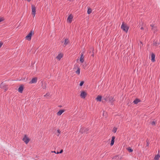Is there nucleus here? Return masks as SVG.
<instances>
[{
	"label": "nucleus",
	"mask_w": 160,
	"mask_h": 160,
	"mask_svg": "<svg viewBox=\"0 0 160 160\" xmlns=\"http://www.w3.org/2000/svg\"><path fill=\"white\" fill-rule=\"evenodd\" d=\"M69 42V40L68 39H66L65 40L64 46L65 47Z\"/></svg>",
	"instance_id": "a211bd4d"
},
{
	"label": "nucleus",
	"mask_w": 160,
	"mask_h": 160,
	"mask_svg": "<svg viewBox=\"0 0 160 160\" xmlns=\"http://www.w3.org/2000/svg\"><path fill=\"white\" fill-rule=\"evenodd\" d=\"M128 150L130 152H132L133 151V149H132L131 148L129 147L127 148Z\"/></svg>",
	"instance_id": "412c9836"
},
{
	"label": "nucleus",
	"mask_w": 160,
	"mask_h": 160,
	"mask_svg": "<svg viewBox=\"0 0 160 160\" xmlns=\"http://www.w3.org/2000/svg\"><path fill=\"white\" fill-rule=\"evenodd\" d=\"M33 34V31L32 30H31L29 34L26 37V39L28 41L30 40H31V37Z\"/></svg>",
	"instance_id": "f257e3e1"
},
{
	"label": "nucleus",
	"mask_w": 160,
	"mask_h": 160,
	"mask_svg": "<svg viewBox=\"0 0 160 160\" xmlns=\"http://www.w3.org/2000/svg\"><path fill=\"white\" fill-rule=\"evenodd\" d=\"M151 26L152 27V29H154L155 28V27L154 26V25L153 24L151 25Z\"/></svg>",
	"instance_id": "bb28decb"
},
{
	"label": "nucleus",
	"mask_w": 160,
	"mask_h": 160,
	"mask_svg": "<svg viewBox=\"0 0 160 160\" xmlns=\"http://www.w3.org/2000/svg\"><path fill=\"white\" fill-rule=\"evenodd\" d=\"M64 111V110H61L58 112L57 115L58 116H60Z\"/></svg>",
	"instance_id": "ddd939ff"
},
{
	"label": "nucleus",
	"mask_w": 160,
	"mask_h": 160,
	"mask_svg": "<svg viewBox=\"0 0 160 160\" xmlns=\"http://www.w3.org/2000/svg\"><path fill=\"white\" fill-rule=\"evenodd\" d=\"M84 53L83 52L81 54L80 58V61L81 63H83L84 61V56H83Z\"/></svg>",
	"instance_id": "9b49d317"
},
{
	"label": "nucleus",
	"mask_w": 160,
	"mask_h": 160,
	"mask_svg": "<svg viewBox=\"0 0 160 160\" xmlns=\"http://www.w3.org/2000/svg\"><path fill=\"white\" fill-rule=\"evenodd\" d=\"M0 88L4 89L5 91H6L8 89L7 85L3 82L1 84Z\"/></svg>",
	"instance_id": "423d86ee"
},
{
	"label": "nucleus",
	"mask_w": 160,
	"mask_h": 160,
	"mask_svg": "<svg viewBox=\"0 0 160 160\" xmlns=\"http://www.w3.org/2000/svg\"><path fill=\"white\" fill-rule=\"evenodd\" d=\"M38 80V78L37 77H34L32 78L31 81H30L29 83L30 84L35 83L37 82Z\"/></svg>",
	"instance_id": "0eeeda50"
},
{
	"label": "nucleus",
	"mask_w": 160,
	"mask_h": 160,
	"mask_svg": "<svg viewBox=\"0 0 160 160\" xmlns=\"http://www.w3.org/2000/svg\"><path fill=\"white\" fill-rule=\"evenodd\" d=\"M159 151H158V155H156L155 158H154V159L155 160H158L159 159V158L160 157V154H159Z\"/></svg>",
	"instance_id": "dca6fc26"
},
{
	"label": "nucleus",
	"mask_w": 160,
	"mask_h": 160,
	"mask_svg": "<svg viewBox=\"0 0 160 160\" xmlns=\"http://www.w3.org/2000/svg\"><path fill=\"white\" fill-rule=\"evenodd\" d=\"M3 44V43L2 42H0V48L2 46V45Z\"/></svg>",
	"instance_id": "7c9ffc66"
},
{
	"label": "nucleus",
	"mask_w": 160,
	"mask_h": 160,
	"mask_svg": "<svg viewBox=\"0 0 160 160\" xmlns=\"http://www.w3.org/2000/svg\"><path fill=\"white\" fill-rule=\"evenodd\" d=\"M140 102V100L138 98H136L135 99V100L133 101V103L135 104H137L139 102Z\"/></svg>",
	"instance_id": "6ab92c4d"
},
{
	"label": "nucleus",
	"mask_w": 160,
	"mask_h": 160,
	"mask_svg": "<svg viewBox=\"0 0 160 160\" xmlns=\"http://www.w3.org/2000/svg\"><path fill=\"white\" fill-rule=\"evenodd\" d=\"M92 12V10L91 8H89L88 9V11H87V13L88 14H90Z\"/></svg>",
	"instance_id": "aec40b11"
},
{
	"label": "nucleus",
	"mask_w": 160,
	"mask_h": 160,
	"mask_svg": "<svg viewBox=\"0 0 160 160\" xmlns=\"http://www.w3.org/2000/svg\"><path fill=\"white\" fill-rule=\"evenodd\" d=\"M102 97L101 96L98 95L96 98L97 101L101 102L102 100Z\"/></svg>",
	"instance_id": "f3484780"
},
{
	"label": "nucleus",
	"mask_w": 160,
	"mask_h": 160,
	"mask_svg": "<svg viewBox=\"0 0 160 160\" xmlns=\"http://www.w3.org/2000/svg\"><path fill=\"white\" fill-rule=\"evenodd\" d=\"M80 132H82V129H81L80 130ZM82 133H83V132H82Z\"/></svg>",
	"instance_id": "4c0bfd02"
},
{
	"label": "nucleus",
	"mask_w": 160,
	"mask_h": 160,
	"mask_svg": "<svg viewBox=\"0 0 160 160\" xmlns=\"http://www.w3.org/2000/svg\"><path fill=\"white\" fill-rule=\"evenodd\" d=\"M73 18V16L71 14L69 15L67 18V22L69 23H71L72 22Z\"/></svg>",
	"instance_id": "6e6552de"
},
{
	"label": "nucleus",
	"mask_w": 160,
	"mask_h": 160,
	"mask_svg": "<svg viewBox=\"0 0 160 160\" xmlns=\"http://www.w3.org/2000/svg\"><path fill=\"white\" fill-rule=\"evenodd\" d=\"M22 140L25 142L26 144H27L30 141L29 138L27 136L25 135L22 139Z\"/></svg>",
	"instance_id": "20e7f679"
},
{
	"label": "nucleus",
	"mask_w": 160,
	"mask_h": 160,
	"mask_svg": "<svg viewBox=\"0 0 160 160\" xmlns=\"http://www.w3.org/2000/svg\"><path fill=\"white\" fill-rule=\"evenodd\" d=\"M151 124L153 126L155 125V121H153L152 122Z\"/></svg>",
	"instance_id": "c85d7f7f"
},
{
	"label": "nucleus",
	"mask_w": 160,
	"mask_h": 160,
	"mask_svg": "<svg viewBox=\"0 0 160 160\" xmlns=\"http://www.w3.org/2000/svg\"><path fill=\"white\" fill-rule=\"evenodd\" d=\"M153 44L156 46H158L159 45V43H158L157 41H155L154 42Z\"/></svg>",
	"instance_id": "4be33fe9"
},
{
	"label": "nucleus",
	"mask_w": 160,
	"mask_h": 160,
	"mask_svg": "<svg viewBox=\"0 0 160 160\" xmlns=\"http://www.w3.org/2000/svg\"><path fill=\"white\" fill-rule=\"evenodd\" d=\"M48 96V94H46V95H45L44 96V97H46V96Z\"/></svg>",
	"instance_id": "72a5a7b5"
},
{
	"label": "nucleus",
	"mask_w": 160,
	"mask_h": 160,
	"mask_svg": "<svg viewBox=\"0 0 160 160\" xmlns=\"http://www.w3.org/2000/svg\"><path fill=\"white\" fill-rule=\"evenodd\" d=\"M84 83V82L83 81L81 82L80 84V86H82L83 84Z\"/></svg>",
	"instance_id": "cd10ccee"
},
{
	"label": "nucleus",
	"mask_w": 160,
	"mask_h": 160,
	"mask_svg": "<svg viewBox=\"0 0 160 160\" xmlns=\"http://www.w3.org/2000/svg\"><path fill=\"white\" fill-rule=\"evenodd\" d=\"M63 55L62 54L60 53L56 57V58L59 60H60L61 59Z\"/></svg>",
	"instance_id": "f8f14e48"
},
{
	"label": "nucleus",
	"mask_w": 160,
	"mask_h": 160,
	"mask_svg": "<svg viewBox=\"0 0 160 160\" xmlns=\"http://www.w3.org/2000/svg\"><path fill=\"white\" fill-rule=\"evenodd\" d=\"M115 136H112V140H111V142L110 143V145L111 146H112L113 145V144L114 143V140H115Z\"/></svg>",
	"instance_id": "4468645a"
},
{
	"label": "nucleus",
	"mask_w": 160,
	"mask_h": 160,
	"mask_svg": "<svg viewBox=\"0 0 160 160\" xmlns=\"http://www.w3.org/2000/svg\"><path fill=\"white\" fill-rule=\"evenodd\" d=\"M75 67L73 68V70L75 71V72L78 75H79L80 74V68L78 67V65L74 66Z\"/></svg>",
	"instance_id": "7ed1b4c3"
},
{
	"label": "nucleus",
	"mask_w": 160,
	"mask_h": 160,
	"mask_svg": "<svg viewBox=\"0 0 160 160\" xmlns=\"http://www.w3.org/2000/svg\"><path fill=\"white\" fill-rule=\"evenodd\" d=\"M143 29L144 28H143L142 27H141V29H142V30H143Z\"/></svg>",
	"instance_id": "c9c22d12"
},
{
	"label": "nucleus",
	"mask_w": 160,
	"mask_h": 160,
	"mask_svg": "<svg viewBox=\"0 0 160 160\" xmlns=\"http://www.w3.org/2000/svg\"><path fill=\"white\" fill-rule=\"evenodd\" d=\"M52 152H54V153H57V152H56V151H52Z\"/></svg>",
	"instance_id": "f704fd0d"
},
{
	"label": "nucleus",
	"mask_w": 160,
	"mask_h": 160,
	"mask_svg": "<svg viewBox=\"0 0 160 160\" xmlns=\"http://www.w3.org/2000/svg\"><path fill=\"white\" fill-rule=\"evenodd\" d=\"M87 94L84 91H82L81 92L80 94V97L83 98H84L86 97Z\"/></svg>",
	"instance_id": "1a4fd4ad"
},
{
	"label": "nucleus",
	"mask_w": 160,
	"mask_h": 160,
	"mask_svg": "<svg viewBox=\"0 0 160 160\" xmlns=\"http://www.w3.org/2000/svg\"><path fill=\"white\" fill-rule=\"evenodd\" d=\"M23 85H21L18 89V92L20 93H22L23 90Z\"/></svg>",
	"instance_id": "9d476101"
},
{
	"label": "nucleus",
	"mask_w": 160,
	"mask_h": 160,
	"mask_svg": "<svg viewBox=\"0 0 160 160\" xmlns=\"http://www.w3.org/2000/svg\"><path fill=\"white\" fill-rule=\"evenodd\" d=\"M146 142H147V146H148L149 145V143L148 142V140L146 141Z\"/></svg>",
	"instance_id": "473e14b6"
},
{
	"label": "nucleus",
	"mask_w": 160,
	"mask_h": 160,
	"mask_svg": "<svg viewBox=\"0 0 160 160\" xmlns=\"http://www.w3.org/2000/svg\"><path fill=\"white\" fill-rule=\"evenodd\" d=\"M121 28L125 32H127L128 31L129 28L126 25L123 23L121 26Z\"/></svg>",
	"instance_id": "f03ea898"
},
{
	"label": "nucleus",
	"mask_w": 160,
	"mask_h": 160,
	"mask_svg": "<svg viewBox=\"0 0 160 160\" xmlns=\"http://www.w3.org/2000/svg\"><path fill=\"white\" fill-rule=\"evenodd\" d=\"M3 20V19L2 18H0V22Z\"/></svg>",
	"instance_id": "2f4dec72"
},
{
	"label": "nucleus",
	"mask_w": 160,
	"mask_h": 160,
	"mask_svg": "<svg viewBox=\"0 0 160 160\" xmlns=\"http://www.w3.org/2000/svg\"><path fill=\"white\" fill-rule=\"evenodd\" d=\"M155 55L153 53L151 55V61L152 62H154L155 61Z\"/></svg>",
	"instance_id": "2eb2a0df"
},
{
	"label": "nucleus",
	"mask_w": 160,
	"mask_h": 160,
	"mask_svg": "<svg viewBox=\"0 0 160 160\" xmlns=\"http://www.w3.org/2000/svg\"><path fill=\"white\" fill-rule=\"evenodd\" d=\"M104 100H105V101H107V99H106V98H104Z\"/></svg>",
	"instance_id": "e433bc0d"
},
{
	"label": "nucleus",
	"mask_w": 160,
	"mask_h": 160,
	"mask_svg": "<svg viewBox=\"0 0 160 160\" xmlns=\"http://www.w3.org/2000/svg\"><path fill=\"white\" fill-rule=\"evenodd\" d=\"M57 132H58V134H57V136H58L60 133V131L59 130H57Z\"/></svg>",
	"instance_id": "c756f323"
},
{
	"label": "nucleus",
	"mask_w": 160,
	"mask_h": 160,
	"mask_svg": "<svg viewBox=\"0 0 160 160\" xmlns=\"http://www.w3.org/2000/svg\"><path fill=\"white\" fill-rule=\"evenodd\" d=\"M113 99V98L112 97H109V101L110 102H111V103L112 102Z\"/></svg>",
	"instance_id": "393cba45"
},
{
	"label": "nucleus",
	"mask_w": 160,
	"mask_h": 160,
	"mask_svg": "<svg viewBox=\"0 0 160 160\" xmlns=\"http://www.w3.org/2000/svg\"><path fill=\"white\" fill-rule=\"evenodd\" d=\"M117 130V128L114 127L112 130V132L114 133H115L116 132Z\"/></svg>",
	"instance_id": "5701e85b"
},
{
	"label": "nucleus",
	"mask_w": 160,
	"mask_h": 160,
	"mask_svg": "<svg viewBox=\"0 0 160 160\" xmlns=\"http://www.w3.org/2000/svg\"><path fill=\"white\" fill-rule=\"evenodd\" d=\"M31 8H32V15L33 16V17H35L36 15V7L33 5H32L31 6Z\"/></svg>",
	"instance_id": "39448f33"
},
{
	"label": "nucleus",
	"mask_w": 160,
	"mask_h": 160,
	"mask_svg": "<svg viewBox=\"0 0 160 160\" xmlns=\"http://www.w3.org/2000/svg\"><path fill=\"white\" fill-rule=\"evenodd\" d=\"M63 150L62 149L61 150V151H60V152H57V153H56V154H59V153H61L62 152H63Z\"/></svg>",
	"instance_id": "a878e982"
},
{
	"label": "nucleus",
	"mask_w": 160,
	"mask_h": 160,
	"mask_svg": "<svg viewBox=\"0 0 160 160\" xmlns=\"http://www.w3.org/2000/svg\"><path fill=\"white\" fill-rule=\"evenodd\" d=\"M46 88H47V86H46V84H43L42 88L43 89H46Z\"/></svg>",
	"instance_id": "b1692460"
}]
</instances>
